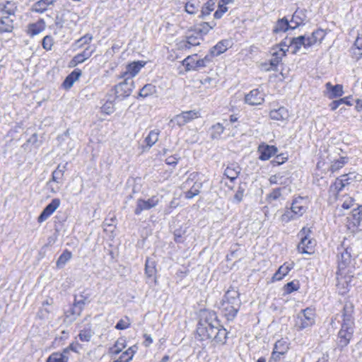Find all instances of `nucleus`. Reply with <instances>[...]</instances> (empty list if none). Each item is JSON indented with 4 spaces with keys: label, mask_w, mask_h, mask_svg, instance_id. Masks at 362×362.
I'll list each match as a JSON object with an SVG mask.
<instances>
[{
    "label": "nucleus",
    "mask_w": 362,
    "mask_h": 362,
    "mask_svg": "<svg viewBox=\"0 0 362 362\" xmlns=\"http://www.w3.org/2000/svg\"><path fill=\"white\" fill-rule=\"evenodd\" d=\"M197 338L200 341L209 340L216 344H225L227 338L226 329L221 327L214 313L205 311L198 323Z\"/></svg>",
    "instance_id": "nucleus-1"
},
{
    "label": "nucleus",
    "mask_w": 362,
    "mask_h": 362,
    "mask_svg": "<svg viewBox=\"0 0 362 362\" xmlns=\"http://www.w3.org/2000/svg\"><path fill=\"white\" fill-rule=\"evenodd\" d=\"M354 305L351 303H346L342 311V323L341 329L338 334V346L340 348L346 346L352 338L354 330L353 318Z\"/></svg>",
    "instance_id": "nucleus-2"
},
{
    "label": "nucleus",
    "mask_w": 362,
    "mask_h": 362,
    "mask_svg": "<svg viewBox=\"0 0 362 362\" xmlns=\"http://www.w3.org/2000/svg\"><path fill=\"white\" fill-rule=\"evenodd\" d=\"M241 305L239 292L234 288H230L223 296L220 309L228 320H233Z\"/></svg>",
    "instance_id": "nucleus-3"
},
{
    "label": "nucleus",
    "mask_w": 362,
    "mask_h": 362,
    "mask_svg": "<svg viewBox=\"0 0 362 362\" xmlns=\"http://www.w3.org/2000/svg\"><path fill=\"white\" fill-rule=\"evenodd\" d=\"M325 37V30L317 29L308 36L300 35L297 37H293L289 40L291 49H293L292 53L296 54L301 47H303L305 49H308L315 45H319Z\"/></svg>",
    "instance_id": "nucleus-4"
},
{
    "label": "nucleus",
    "mask_w": 362,
    "mask_h": 362,
    "mask_svg": "<svg viewBox=\"0 0 362 362\" xmlns=\"http://www.w3.org/2000/svg\"><path fill=\"white\" fill-rule=\"evenodd\" d=\"M316 314L312 308L300 310L295 317L294 327L298 332L307 329L315 324Z\"/></svg>",
    "instance_id": "nucleus-5"
},
{
    "label": "nucleus",
    "mask_w": 362,
    "mask_h": 362,
    "mask_svg": "<svg viewBox=\"0 0 362 362\" xmlns=\"http://www.w3.org/2000/svg\"><path fill=\"white\" fill-rule=\"evenodd\" d=\"M310 232V229L306 228H303L299 232L300 242L298 245V250L300 253L311 254L313 252L315 243L314 240L308 237V233Z\"/></svg>",
    "instance_id": "nucleus-6"
},
{
    "label": "nucleus",
    "mask_w": 362,
    "mask_h": 362,
    "mask_svg": "<svg viewBox=\"0 0 362 362\" xmlns=\"http://www.w3.org/2000/svg\"><path fill=\"white\" fill-rule=\"evenodd\" d=\"M124 81L115 86V95L117 98H124L130 95L134 87L133 79L129 77H123Z\"/></svg>",
    "instance_id": "nucleus-7"
},
{
    "label": "nucleus",
    "mask_w": 362,
    "mask_h": 362,
    "mask_svg": "<svg viewBox=\"0 0 362 362\" xmlns=\"http://www.w3.org/2000/svg\"><path fill=\"white\" fill-rule=\"evenodd\" d=\"M197 177V173H192L189 175V177L184 183V187H185L187 185L189 184V182L195 181L192 187L185 192V197L187 199L193 198L194 197L198 195L200 192V189L202 187V182L196 181Z\"/></svg>",
    "instance_id": "nucleus-8"
},
{
    "label": "nucleus",
    "mask_w": 362,
    "mask_h": 362,
    "mask_svg": "<svg viewBox=\"0 0 362 362\" xmlns=\"http://www.w3.org/2000/svg\"><path fill=\"white\" fill-rule=\"evenodd\" d=\"M199 117V112L190 110L182 112L180 115H175L171 120V123H174L179 127L184 126L187 123L191 122L192 120L198 118Z\"/></svg>",
    "instance_id": "nucleus-9"
},
{
    "label": "nucleus",
    "mask_w": 362,
    "mask_h": 362,
    "mask_svg": "<svg viewBox=\"0 0 362 362\" xmlns=\"http://www.w3.org/2000/svg\"><path fill=\"white\" fill-rule=\"evenodd\" d=\"M160 200L157 196H152L147 200L139 199L136 201V206L134 210L136 215H139L144 210H150L156 206Z\"/></svg>",
    "instance_id": "nucleus-10"
},
{
    "label": "nucleus",
    "mask_w": 362,
    "mask_h": 362,
    "mask_svg": "<svg viewBox=\"0 0 362 362\" xmlns=\"http://www.w3.org/2000/svg\"><path fill=\"white\" fill-rule=\"evenodd\" d=\"M264 100V94L259 89L251 90L245 97V102L250 105H261Z\"/></svg>",
    "instance_id": "nucleus-11"
},
{
    "label": "nucleus",
    "mask_w": 362,
    "mask_h": 362,
    "mask_svg": "<svg viewBox=\"0 0 362 362\" xmlns=\"http://www.w3.org/2000/svg\"><path fill=\"white\" fill-rule=\"evenodd\" d=\"M60 199L58 198H55L52 200V202L44 209L41 214L39 216L37 221L40 223L45 221L48 218L59 206L60 205Z\"/></svg>",
    "instance_id": "nucleus-12"
},
{
    "label": "nucleus",
    "mask_w": 362,
    "mask_h": 362,
    "mask_svg": "<svg viewBox=\"0 0 362 362\" xmlns=\"http://www.w3.org/2000/svg\"><path fill=\"white\" fill-rule=\"evenodd\" d=\"M271 54L272 55V58L270 59V67L266 68V70H274L279 62L281 61L283 57L285 56L284 48L274 47L271 50Z\"/></svg>",
    "instance_id": "nucleus-13"
},
{
    "label": "nucleus",
    "mask_w": 362,
    "mask_h": 362,
    "mask_svg": "<svg viewBox=\"0 0 362 362\" xmlns=\"http://www.w3.org/2000/svg\"><path fill=\"white\" fill-rule=\"evenodd\" d=\"M257 152L259 153V158L261 160H267L277 152V148L274 146H270L262 144L259 146Z\"/></svg>",
    "instance_id": "nucleus-14"
},
{
    "label": "nucleus",
    "mask_w": 362,
    "mask_h": 362,
    "mask_svg": "<svg viewBox=\"0 0 362 362\" xmlns=\"http://www.w3.org/2000/svg\"><path fill=\"white\" fill-rule=\"evenodd\" d=\"M351 248H344L342 252L338 255V269L339 272L346 269L351 262Z\"/></svg>",
    "instance_id": "nucleus-15"
},
{
    "label": "nucleus",
    "mask_w": 362,
    "mask_h": 362,
    "mask_svg": "<svg viewBox=\"0 0 362 362\" xmlns=\"http://www.w3.org/2000/svg\"><path fill=\"white\" fill-rule=\"evenodd\" d=\"M288 349V344L285 340H278L274 344V350L272 354V359L275 361H279L281 356L285 354Z\"/></svg>",
    "instance_id": "nucleus-16"
},
{
    "label": "nucleus",
    "mask_w": 362,
    "mask_h": 362,
    "mask_svg": "<svg viewBox=\"0 0 362 362\" xmlns=\"http://www.w3.org/2000/svg\"><path fill=\"white\" fill-rule=\"evenodd\" d=\"M325 95L329 99L340 97L344 94L342 85L337 84L333 86L330 82H328L325 84Z\"/></svg>",
    "instance_id": "nucleus-17"
},
{
    "label": "nucleus",
    "mask_w": 362,
    "mask_h": 362,
    "mask_svg": "<svg viewBox=\"0 0 362 362\" xmlns=\"http://www.w3.org/2000/svg\"><path fill=\"white\" fill-rule=\"evenodd\" d=\"M307 208L308 206L306 199L299 197L293 201L291 207L290 209L294 211L295 214H296L298 217H300L305 213Z\"/></svg>",
    "instance_id": "nucleus-18"
},
{
    "label": "nucleus",
    "mask_w": 362,
    "mask_h": 362,
    "mask_svg": "<svg viewBox=\"0 0 362 362\" xmlns=\"http://www.w3.org/2000/svg\"><path fill=\"white\" fill-rule=\"evenodd\" d=\"M145 65L143 62H134L127 66L126 71L122 74L121 77H129L133 78Z\"/></svg>",
    "instance_id": "nucleus-19"
},
{
    "label": "nucleus",
    "mask_w": 362,
    "mask_h": 362,
    "mask_svg": "<svg viewBox=\"0 0 362 362\" xmlns=\"http://www.w3.org/2000/svg\"><path fill=\"white\" fill-rule=\"evenodd\" d=\"M269 117L273 120L286 122L289 117V112L286 107H280L278 109L272 110L269 112Z\"/></svg>",
    "instance_id": "nucleus-20"
},
{
    "label": "nucleus",
    "mask_w": 362,
    "mask_h": 362,
    "mask_svg": "<svg viewBox=\"0 0 362 362\" xmlns=\"http://www.w3.org/2000/svg\"><path fill=\"white\" fill-rule=\"evenodd\" d=\"M337 287L339 291V293L341 295L345 294L349 291V279L350 276H344L342 272H337Z\"/></svg>",
    "instance_id": "nucleus-21"
},
{
    "label": "nucleus",
    "mask_w": 362,
    "mask_h": 362,
    "mask_svg": "<svg viewBox=\"0 0 362 362\" xmlns=\"http://www.w3.org/2000/svg\"><path fill=\"white\" fill-rule=\"evenodd\" d=\"M17 10V6L14 2L12 1H6L4 4H0V15L1 16H11L16 18V11Z\"/></svg>",
    "instance_id": "nucleus-22"
},
{
    "label": "nucleus",
    "mask_w": 362,
    "mask_h": 362,
    "mask_svg": "<svg viewBox=\"0 0 362 362\" xmlns=\"http://www.w3.org/2000/svg\"><path fill=\"white\" fill-rule=\"evenodd\" d=\"M15 17L0 16V33H11L13 30Z\"/></svg>",
    "instance_id": "nucleus-23"
},
{
    "label": "nucleus",
    "mask_w": 362,
    "mask_h": 362,
    "mask_svg": "<svg viewBox=\"0 0 362 362\" xmlns=\"http://www.w3.org/2000/svg\"><path fill=\"white\" fill-rule=\"evenodd\" d=\"M294 263L286 262L281 265L277 272L273 276V280L279 281L283 279L284 276H286L288 272L293 268Z\"/></svg>",
    "instance_id": "nucleus-24"
},
{
    "label": "nucleus",
    "mask_w": 362,
    "mask_h": 362,
    "mask_svg": "<svg viewBox=\"0 0 362 362\" xmlns=\"http://www.w3.org/2000/svg\"><path fill=\"white\" fill-rule=\"evenodd\" d=\"M45 28V23L42 19L36 23H30L28 26L27 33L30 36L36 35L42 32Z\"/></svg>",
    "instance_id": "nucleus-25"
},
{
    "label": "nucleus",
    "mask_w": 362,
    "mask_h": 362,
    "mask_svg": "<svg viewBox=\"0 0 362 362\" xmlns=\"http://www.w3.org/2000/svg\"><path fill=\"white\" fill-rule=\"evenodd\" d=\"M195 35L192 34L187 37V40L183 42V47L189 49L193 46H197L200 44L202 37L197 32H195Z\"/></svg>",
    "instance_id": "nucleus-26"
},
{
    "label": "nucleus",
    "mask_w": 362,
    "mask_h": 362,
    "mask_svg": "<svg viewBox=\"0 0 362 362\" xmlns=\"http://www.w3.org/2000/svg\"><path fill=\"white\" fill-rule=\"evenodd\" d=\"M290 28L294 29L295 26L293 27V26L290 25L288 20L286 19L285 18H284L279 19L276 22V23L273 29V32L274 33H284Z\"/></svg>",
    "instance_id": "nucleus-27"
},
{
    "label": "nucleus",
    "mask_w": 362,
    "mask_h": 362,
    "mask_svg": "<svg viewBox=\"0 0 362 362\" xmlns=\"http://www.w3.org/2000/svg\"><path fill=\"white\" fill-rule=\"evenodd\" d=\"M57 0H40L33 6V11L37 13H43L49 5H52Z\"/></svg>",
    "instance_id": "nucleus-28"
},
{
    "label": "nucleus",
    "mask_w": 362,
    "mask_h": 362,
    "mask_svg": "<svg viewBox=\"0 0 362 362\" xmlns=\"http://www.w3.org/2000/svg\"><path fill=\"white\" fill-rule=\"evenodd\" d=\"M66 354V351H64L62 353L54 352L47 358L46 362H68L69 358Z\"/></svg>",
    "instance_id": "nucleus-29"
},
{
    "label": "nucleus",
    "mask_w": 362,
    "mask_h": 362,
    "mask_svg": "<svg viewBox=\"0 0 362 362\" xmlns=\"http://www.w3.org/2000/svg\"><path fill=\"white\" fill-rule=\"evenodd\" d=\"M93 335L94 331L92 329L90 326H88L81 329L78 336L80 341L83 342H88L91 340Z\"/></svg>",
    "instance_id": "nucleus-30"
},
{
    "label": "nucleus",
    "mask_w": 362,
    "mask_h": 362,
    "mask_svg": "<svg viewBox=\"0 0 362 362\" xmlns=\"http://www.w3.org/2000/svg\"><path fill=\"white\" fill-rule=\"evenodd\" d=\"M159 131L157 129L151 130L148 136L145 138V143L146 146L150 148L152 147L158 140Z\"/></svg>",
    "instance_id": "nucleus-31"
},
{
    "label": "nucleus",
    "mask_w": 362,
    "mask_h": 362,
    "mask_svg": "<svg viewBox=\"0 0 362 362\" xmlns=\"http://www.w3.org/2000/svg\"><path fill=\"white\" fill-rule=\"evenodd\" d=\"M228 42L221 41L218 42L211 50V54L213 56H218L225 52L228 49Z\"/></svg>",
    "instance_id": "nucleus-32"
},
{
    "label": "nucleus",
    "mask_w": 362,
    "mask_h": 362,
    "mask_svg": "<svg viewBox=\"0 0 362 362\" xmlns=\"http://www.w3.org/2000/svg\"><path fill=\"white\" fill-rule=\"evenodd\" d=\"M126 347V340L124 338H119L115 345L110 349V354L117 355L119 354L123 349Z\"/></svg>",
    "instance_id": "nucleus-33"
},
{
    "label": "nucleus",
    "mask_w": 362,
    "mask_h": 362,
    "mask_svg": "<svg viewBox=\"0 0 362 362\" xmlns=\"http://www.w3.org/2000/svg\"><path fill=\"white\" fill-rule=\"evenodd\" d=\"M199 8V2L197 0H191L185 4V10L189 14H195Z\"/></svg>",
    "instance_id": "nucleus-34"
},
{
    "label": "nucleus",
    "mask_w": 362,
    "mask_h": 362,
    "mask_svg": "<svg viewBox=\"0 0 362 362\" xmlns=\"http://www.w3.org/2000/svg\"><path fill=\"white\" fill-rule=\"evenodd\" d=\"M156 92V87L151 83L145 85L139 91V95L142 98H146L152 95Z\"/></svg>",
    "instance_id": "nucleus-35"
},
{
    "label": "nucleus",
    "mask_w": 362,
    "mask_h": 362,
    "mask_svg": "<svg viewBox=\"0 0 362 362\" xmlns=\"http://www.w3.org/2000/svg\"><path fill=\"white\" fill-rule=\"evenodd\" d=\"M224 131V127L222 124L218 122L211 127V137L213 139H218Z\"/></svg>",
    "instance_id": "nucleus-36"
},
{
    "label": "nucleus",
    "mask_w": 362,
    "mask_h": 362,
    "mask_svg": "<svg viewBox=\"0 0 362 362\" xmlns=\"http://www.w3.org/2000/svg\"><path fill=\"white\" fill-rule=\"evenodd\" d=\"M81 313V308L77 306L72 305L67 311L65 313L66 318L69 319L70 321H74L76 319L78 316H79Z\"/></svg>",
    "instance_id": "nucleus-37"
},
{
    "label": "nucleus",
    "mask_w": 362,
    "mask_h": 362,
    "mask_svg": "<svg viewBox=\"0 0 362 362\" xmlns=\"http://www.w3.org/2000/svg\"><path fill=\"white\" fill-rule=\"evenodd\" d=\"M214 26H215V23H214L212 25L209 23H202L197 25V27L195 28V32H197L201 36L203 35L207 34L209 30H211Z\"/></svg>",
    "instance_id": "nucleus-38"
},
{
    "label": "nucleus",
    "mask_w": 362,
    "mask_h": 362,
    "mask_svg": "<svg viewBox=\"0 0 362 362\" xmlns=\"http://www.w3.org/2000/svg\"><path fill=\"white\" fill-rule=\"evenodd\" d=\"M156 272L155 262L146 259L145 264V273L148 277H152Z\"/></svg>",
    "instance_id": "nucleus-39"
},
{
    "label": "nucleus",
    "mask_w": 362,
    "mask_h": 362,
    "mask_svg": "<svg viewBox=\"0 0 362 362\" xmlns=\"http://www.w3.org/2000/svg\"><path fill=\"white\" fill-rule=\"evenodd\" d=\"M71 258V252L68 250L64 251L57 261V267L62 268Z\"/></svg>",
    "instance_id": "nucleus-40"
},
{
    "label": "nucleus",
    "mask_w": 362,
    "mask_h": 362,
    "mask_svg": "<svg viewBox=\"0 0 362 362\" xmlns=\"http://www.w3.org/2000/svg\"><path fill=\"white\" fill-rule=\"evenodd\" d=\"M351 218L354 226H358L360 223L362 219V206L352 211Z\"/></svg>",
    "instance_id": "nucleus-41"
},
{
    "label": "nucleus",
    "mask_w": 362,
    "mask_h": 362,
    "mask_svg": "<svg viewBox=\"0 0 362 362\" xmlns=\"http://www.w3.org/2000/svg\"><path fill=\"white\" fill-rule=\"evenodd\" d=\"M299 218L295 214L294 211L291 209H286L284 213L281 216V221L284 223H288L291 220H294Z\"/></svg>",
    "instance_id": "nucleus-42"
},
{
    "label": "nucleus",
    "mask_w": 362,
    "mask_h": 362,
    "mask_svg": "<svg viewBox=\"0 0 362 362\" xmlns=\"http://www.w3.org/2000/svg\"><path fill=\"white\" fill-rule=\"evenodd\" d=\"M351 49L354 54H355L357 58H360L362 56V37H358L356 39Z\"/></svg>",
    "instance_id": "nucleus-43"
},
{
    "label": "nucleus",
    "mask_w": 362,
    "mask_h": 362,
    "mask_svg": "<svg viewBox=\"0 0 362 362\" xmlns=\"http://www.w3.org/2000/svg\"><path fill=\"white\" fill-rule=\"evenodd\" d=\"M348 161V158L346 157H341L339 159H337L332 162L330 170L332 172H335L340 168H341L345 163Z\"/></svg>",
    "instance_id": "nucleus-44"
},
{
    "label": "nucleus",
    "mask_w": 362,
    "mask_h": 362,
    "mask_svg": "<svg viewBox=\"0 0 362 362\" xmlns=\"http://www.w3.org/2000/svg\"><path fill=\"white\" fill-rule=\"evenodd\" d=\"M115 111L114 100H107L105 103L101 107V112L106 114L110 115Z\"/></svg>",
    "instance_id": "nucleus-45"
},
{
    "label": "nucleus",
    "mask_w": 362,
    "mask_h": 362,
    "mask_svg": "<svg viewBox=\"0 0 362 362\" xmlns=\"http://www.w3.org/2000/svg\"><path fill=\"white\" fill-rule=\"evenodd\" d=\"M240 173L239 168H236L232 167H227L224 171V175H226L230 180L236 179Z\"/></svg>",
    "instance_id": "nucleus-46"
},
{
    "label": "nucleus",
    "mask_w": 362,
    "mask_h": 362,
    "mask_svg": "<svg viewBox=\"0 0 362 362\" xmlns=\"http://www.w3.org/2000/svg\"><path fill=\"white\" fill-rule=\"evenodd\" d=\"M66 166H63L62 168H61L60 165H58V167L56 168L55 170L52 173V180L55 182H60L62 180L64 173V169Z\"/></svg>",
    "instance_id": "nucleus-47"
},
{
    "label": "nucleus",
    "mask_w": 362,
    "mask_h": 362,
    "mask_svg": "<svg viewBox=\"0 0 362 362\" xmlns=\"http://www.w3.org/2000/svg\"><path fill=\"white\" fill-rule=\"evenodd\" d=\"M215 2L213 0L208 1L202 8V16H208L214 9Z\"/></svg>",
    "instance_id": "nucleus-48"
},
{
    "label": "nucleus",
    "mask_w": 362,
    "mask_h": 362,
    "mask_svg": "<svg viewBox=\"0 0 362 362\" xmlns=\"http://www.w3.org/2000/svg\"><path fill=\"white\" fill-rule=\"evenodd\" d=\"M93 40V36L90 34H86L84 36L79 38L75 45L78 48L83 47L85 45H88Z\"/></svg>",
    "instance_id": "nucleus-49"
},
{
    "label": "nucleus",
    "mask_w": 362,
    "mask_h": 362,
    "mask_svg": "<svg viewBox=\"0 0 362 362\" xmlns=\"http://www.w3.org/2000/svg\"><path fill=\"white\" fill-rule=\"evenodd\" d=\"M269 182L272 185H285L286 184V179L280 174L272 175L269 178Z\"/></svg>",
    "instance_id": "nucleus-50"
},
{
    "label": "nucleus",
    "mask_w": 362,
    "mask_h": 362,
    "mask_svg": "<svg viewBox=\"0 0 362 362\" xmlns=\"http://www.w3.org/2000/svg\"><path fill=\"white\" fill-rule=\"evenodd\" d=\"M130 320L125 317L124 318L121 319L116 325L115 328L117 329H127L130 326Z\"/></svg>",
    "instance_id": "nucleus-51"
},
{
    "label": "nucleus",
    "mask_w": 362,
    "mask_h": 362,
    "mask_svg": "<svg viewBox=\"0 0 362 362\" xmlns=\"http://www.w3.org/2000/svg\"><path fill=\"white\" fill-rule=\"evenodd\" d=\"M42 47L46 50L52 49L53 45V38L50 35L45 36L42 42Z\"/></svg>",
    "instance_id": "nucleus-52"
},
{
    "label": "nucleus",
    "mask_w": 362,
    "mask_h": 362,
    "mask_svg": "<svg viewBox=\"0 0 362 362\" xmlns=\"http://www.w3.org/2000/svg\"><path fill=\"white\" fill-rule=\"evenodd\" d=\"M245 188L242 186H239L238 189L236 190L234 197L233 202L239 203L243 200L244 197Z\"/></svg>",
    "instance_id": "nucleus-53"
},
{
    "label": "nucleus",
    "mask_w": 362,
    "mask_h": 362,
    "mask_svg": "<svg viewBox=\"0 0 362 362\" xmlns=\"http://www.w3.org/2000/svg\"><path fill=\"white\" fill-rule=\"evenodd\" d=\"M281 188L274 189L272 192L267 195V199L269 202L276 200L281 196Z\"/></svg>",
    "instance_id": "nucleus-54"
},
{
    "label": "nucleus",
    "mask_w": 362,
    "mask_h": 362,
    "mask_svg": "<svg viewBox=\"0 0 362 362\" xmlns=\"http://www.w3.org/2000/svg\"><path fill=\"white\" fill-rule=\"evenodd\" d=\"M211 60V57L206 55L204 58L199 59L196 62L194 68L204 67Z\"/></svg>",
    "instance_id": "nucleus-55"
},
{
    "label": "nucleus",
    "mask_w": 362,
    "mask_h": 362,
    "mask_svg": "<svg viewBox=\"0 0 362 362\" xmlns=\"http://www.w3.org/2000/svg\"><path fill=\"white\" fill-rule=\"evenodd\" d=\"M345 186L342 184L341 181L339 180V178L336 180L334 183L331 185L330 187V191L333 192H338L341 191Z\"/></svg>",
    "instance_id": "nucleus-56"
},
{
    "label": "nucleus",
    "mask_w": 362,
    "mask_h": 362,
    "mask_svg": "<svg viewBox=\"0 0 362 362\" xmlns=\"http://www.w3.org/2000/svg\"><path fill=\"white\" fill-rule=\"evenodd\" d=\"M299 286L298 284L294 283L293 281H291L288 284H286L284 286L285 292L286 293H291V292L294 291H297L298 289Z\"/></svg>",
    "instance_id": "nucleus-57"
},
{
    "label": "nucleus",
    "mask_w": 362,
    "mask_h": 362,
    "mask_svg": "<svg viewBox=\"0 0 362 362\" xmlns=\"http://www.w3.org/2000/svg\"><path fill=\"white\" fill-rule=\"evenodd\" d=\"M287 158L283 156L282 155H278L276 158L272 160V164L273 166H277L282 163H284L286 160Z\"/></svg>",
    "instance_id": "nucleus-58"
},
{
    "label": "nucleus",
    "mask_w": 362,
    "mask_h": 362,
    "mask_svg": "<svg viewBox=\"0 0 362 362\" xmlns=\"http://www.w3.org/2000/svg\"><path fill=\"white\" fill-rule=\"evenodd\" d=\"M228 10V8L223 5H219L218 9L214 13V18L216 19L221 18L224 13Z\"/></svg>",
    "instance_id": "nucleus-59"
},
{
    "label": "nucleus",
    "mask_w": 362,
    "mask_h": 362,
    "mask_svg": "<svg viewBox=\"0 0 362 362\" xmlns=\"http://www.w3.org/2000/svg\"><path fill=\"white\" fill-rule=\"evenodd\" d=\"M353 177H356V176L353 173H349L346 175H343L339 179L340 181H341L342 184L344 186H346L349 184V180H352Z\"/></svg>",
    "instance_id": "nucleus-60"
},
{
    "label": "nucleus",
    "mask_w": 362,
    "mask_h": 362,
    "mask_svg": "<svg viewBox=\"0 0 362 362\" xmlns=\"http://www.w3.org/2000/svg\"><path fill=\"white\" fill-rule=\"evenodd\" d=\"M95 50V47L91 48L90 47H88L81 54L85 58V59H87L91 57Z\"/></svg>",
    "instance_id": "nucleus-61"
},
{
    "label": "nucleus",
    "mask_w": 362,
    "mask_h": 362,
    "mask_svg": "<svg viewBox=\"0 0 362 362\" xmlns=\"http://www.w3.org/2000/svg\"><path fill=\"white\" fill-rule=\"evenodd\" d=\"M74 83V81L72 79V76H68L63 82L62 86L65 89H69L73 86Z\"/></svg>",
    "instance_id": "nucleus-62"
},
{
    "label": "nucleus",
    "mask_w": 362,
    "mask_h": 362,
    "mask_svg": "<svg viewBox=\"0 0 362 362\" xmlns=\"http://www.w3.org/2000/svg\"><path fill=\"white\" fill-rule=\"evenodd\" d=\"M354 200L350 197H346V199L344 201L341 207L344 209H349L353 205Z\"/></svg>",
    "instance_id": "nucleus-63"
},
{
    "label": "nucleus",
    "mask_w": 362,
    "mask_h": 362,
    "mask_svg": "<svg viewBox=\"0 0 362 362\" xmlns=\"http://www.w3.org/2000/svg\"><path fill=\"white\" fill-rule=\"evenodd\" d=\"M136 351H137V346H133L129 347L126 351V354H127L128 358L129 359H132V358H133L134 354L136 352Z\"/></svg>",
    "instance_id": "nucleus-64"
}]
</instances>
